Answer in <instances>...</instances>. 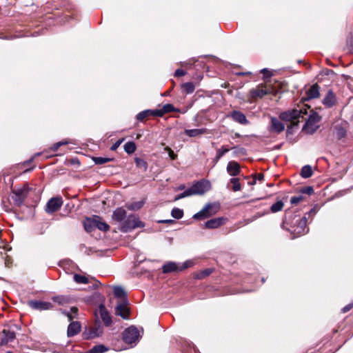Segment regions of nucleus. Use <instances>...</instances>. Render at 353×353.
<instances>
[{
    "label": "nucleus",
    "mask_w": 353,
    "mask_h": 353,
    "mask_svg": "<svg viewBox=\"0 0 353 353\" xmlns=\"http://www.w3.org/2000/svg\"><path fill=\"white\" fill-rule=\"evenodd\" d=\"M113 221L119 223V230L123 232H127L137 228H143L145 224L139 220V217L134 214L127 216L126 211L122 208H117L114 210L112 216Z\"/></svg>",
    "instance_id": "obj_1"
},
{
    "label": "nucleus",
    "mask_w": 353,
    "mask_h": 353,
    "mask_svg": "<svg viewBox=\"0 0 353 353\" xmlns=\"http://www.w3.org/2000/svg\"><path fill=\"white\" fill-rule=\"evenodd\" d=\"M307 114V109L300 108L299 109H293L282 112L279 117L284 121H291L294 125H297L299 121H296L299 118H303Z\"/></svg>",
    "instance_id": "obj_2"
},
{
    "label": "nucleus",
    "mask_w": 353,
    "mask_h": 353,
    "mask_svg": "<svg viewBox=\"0 0 353 353\" xmlns=\"http://www.w3.org/2000/svg\"><path fill=\"white\" fill-rule=\"evenodd\" d=\"M29 188L28 185H25L22 188L12 191L11 199L13 204L16 206H21L28 196Z\"/></svg>",
    "instance_id": "obj_3"
},
{
    "label": "nucleus",
    "mask_w": 353,
    "mask_h": 353,
    "mask_svg": "<svg viewBox=\"0 0 353 353\" xmlns=\"http://www.w3.org/2000/svg\"><path fill=\"white\" fill-rule=\"evenodd\" d=\"M321 117L316 112H312L306 121L303 130L307 134H313L319 128Z\"/></svg>",
    "instance_id": "obj_4"
},
{
    "label": "nucleus",
    "mask_w": 353,
    "mask_h": 353,
    "mask_svg": "<svg viewBox=\"0 0 353 353\" xmlns=\"http://www.w3.org/2000/svg\"><path fill=\"white\" fill-rule=\"evenodd\" d=\"M122 335L123 341L128 344L136 343L140 337L139 332L134 326L125 329Z\"/></svg>",
    "instance_id": "obj_5"
},
{
    "label": "nucleus",
    "mask_w": 353,
    "mask_h": 353,
    "mask_svg": "<svg viewBox=\"0 0 353 353\" xmlns=\"http://www.w3.org/2000/svg\"><path fill=\"white\" fill-rule=\"evenodd\" d=\"M190 188L192 195H202L210 189V183L208 181H200L194 183Z\"/></svg>",
    "instance_id": "obj_6"
},
{
    "label": "nucleus",
    "mask_w": 353,
    "mask_h": 353,
    "mask_svg": "<svg viewBox=\"0 0 353 353\" xmlns=\"http://www.w3.org/2000/svg\"><path fill=\"white\" fill-rule=\"evenodd\" d=\"M192 263L190 261H185L182 267L179 268L174 262H168L164 264L162 267L163 273H170L172 272L181 271L192 265Z\"/></svg>",
    "instance_id": "obj_7"
},
{
    "label": "nucleus",
    "mask_w": 353,
    "mask_h": 353,
    "mask_svg": "<svg viewBox=\"0 0 353 353\" xmlns=\"http://www.w3.org/2000/svg\"><path fill=\"white\" fill-rule=\"evenodd\" d=\"M63 204L61 197H54L50 199L46 204V211L48 213H53L58 211Z\"/></svg>",
    "instance_id": "obj_8"
},
{
    "label": "nucleus",
    "mask_w": 353,
    "mask_h": 353,
    "mask_svg": "<svg viewBox=\"0 0 353 353\" xmlns=\"http://www.w3.org/2000/svg\"><path fill=\"white\" fill-rule=\"evenodd\" d=\"M295 223L296 225L293 227V232L295 234L302 235L308 231L307 228V219L305 216L299 218Z\"/></svg>",
    "instance_id": "obj_9"
},
{
    "label": "nucleus",
    "mask_w": 353,
    "mask_h": 353,
    "mask_svg": "<svg viewBox=\"0 0 353 353\" xmlns=\"http://www.w3.org/2000/svg\"><path fill=\"white\" fill-rule=\"evenodd\" d=\"M129 308L128 307V300L123 299L118 302L115 307V314L121 316L123 319H125L128 318Z\"/></svg>",
    "instance_id": "obj_10"
},
{
    "label": "nucleus",
    "mask_w": 353,
    "mask_h": 353,
    "mask_svg": "<svg viewBox=\"0 0 353 353\" xmlns=\"http://www.w3.org/2000/svg\"><path fill=\"white\" fill-rule=\"evenodd\" d=\"M270 92V89L265 85H260L256 88L250 90V95L252 100H254L257 98H262L265 95Z\"/></svg>",
    "instance_id": "obj_11"
},
{
    "label": "nucleus",
    "mask_w": 353,
    "mask_h": 353,
    "mask_svg": "<svg viewBox=\"0 0 353 353\" xmlns=\"http://www.w3.org/2000/svg\"><path fill=\"white\" fill-rule=\"evenodd\" d=\"M213 207L214 205L211 203L205 205L201 211L193 216V218L195 219H203L211 216L215 214V211L212 212Z\"/></svg>",
    "instance_id": "obj_12"
},
{
    "label": "nucleus",
    "mask_w": 353,
    "mask_h": 353,
    "mask_svg": "<svg viewBox=\"0 0 353 353\" xmlns=\"http://www.w3.org/2000/svg\"><path fill=\"white\" fill-rule=\"evenodd\" d=\"M228 219L225 217H218L208 220L205 223V228L208 229H216L226 223Z\"/></svg>",
    "instance_id": "obj_13"
},
{
    "label": "nucleus",
    "mask_w": 353,
    "mask_h": 353,
    "mask_svg": "<svg viewBox=\"0 0 353 353\" xmlns=\"http://www.w3.org/2000/svg\"><path fill=\"white\" fill-rule=\"evenodd\" d=\"M320 96L319 86L314 84L305 92V96L303 97V101H307L313 99L319 98Z\"/></svg>",
    "instance_id": "obj_14"
},
{
    "label": "nucleus",
    "mask_w": 353,
    "mask_h": 353,
    "mask_svg": "<svg viewBox=\"0 0 353 353\" xmlns=\"http://www.w3.org/2000/svg\"><path fill=\"white\" fill-rule=\"evenodd\" d=\"M97 314H99L102 321L106 325H109L112 323L111 317L107 311L104 305L101 304L96 312Z\"/></svg>",
    "instance_id": "obj_15"
},
{
    "label": "nucleus",
    "mask_w": 353,
    "mask_h": 353,
    "mask_svg": "<svg viewBox=\"0 0 353 353\" xmlns=\"http://www.w3.org/2000/svg\"><path fill=\"white\" fill-rule=\"evenodd\" d=\"M28 305L33 309L40 310H49L52 307L51 303L44 301H30L28 302Z\"/></svg>",
    "instance_id": "obj_16"
},
{
    "label": "nucleus",
    "mask_w": 353,
    "mask_h": 353,
    "mask_svg": "<svg viewBox=\"0 0 353 353\" xmlns=\"http://www.w3.org/2000/svg\"><path fill=\"white\" fill-rule=\"evenodd\" d=\"M2 332L3 337L1 340V345H8L9 343L12 342L16 338V334L14 331L4 329Z\"/></svg>",
    "instance_id": "obj_17"
},
{
    "label": "nucleus",
    "mask_w": 353,
    "mask_h": 353,
    "mask_svg": "<svg viewBox=\"0 0 353 353\" xmlns=\"http://www.w3.org/2000/svg\"><path fill=\"white\" fill-rule=\"evenodd\" d=\"M285 128L284 124L280 121L277 118H271V125L270 130L276 133H280L283 131Z\"/></svg>",
    "instance_id": "obj_18"
},
{
    "label": "nucleus",
    "mask_w": 353,
    "mask_h": 353,
    "mask_svg": "<svg viewBox=\"0 0 353 353\" xmlns=\"http://www.w3.org/2000/svg\"><path fill=\"white\" fill-rule=\"evenodd\" d=\"M228 173L232 176H236L241 173V168L239 164L234 161H230L227 165Z\"/></svg>",
    "instance_id": "obj_19"
},
{
    "label": "nucleus",
    "mask_w": 353,
    "mask_h": 353,
    "mask_svg": "<svg viewBox=\"0 0 353 353\" xmlns=\"http://www.w3.org/2000/svg\"><path fill=\"white\" fill-rule=\"evenodd\" d=\"M231 117L234 121L241 124L245 125L248 123L245 115L239 111H233L231 113Z\"/></svg>",
    "instance_id": "obj_20"
},
{
    "label": "nucleus",
    "mask_w": 353,
    "mask_h": 353,
    "mask_svg": "<svg viewBox=\"0 0 353 353\" xmlns=\"http://www.w3.org/2000/svg\"><path fill=\"white\" fill-rule=\"evenodd\" d=\"M81 331V325L77 321L72 322L68 327V336L71 337L77 334Z\"/></svg>",
    "instance_id": "obj_21"
},
{
    "label": "nucleus",
    "mask_w": 353,
    "mask_h": 353,
    "mask_svg": "<svg viewBox=\"0 0 353 353\" xmlns=\"http://www.w3.org/2000/svg\"><path fill=\"white\" fill-rule=\"evenodd\" d=\"M335 95L332 90H329L323 99V103L327 108L332 107L335 103Z\"/></svg>",
    "instance_id": "obj_22"
},
{
    "label": "nucleus",
    "mask_w": 353,
    "mask_h": 353,
    "mask_svg": "<svg viewBox=\"0 0 353 353\" xmlns=\"http://www.w3.org/2000/svg\"><path fill=\"white\" fill-rule=\"evenodd\" d=\"M185 134L190 137H199L208 132L206 128L185 130Z\"/></svg>",
    "instance_id": "obj_23"
},
{
    "label": "nucleus",
    "mask_w": 353,
    "mask_h": 353,
    "mask_svg": "<svg viewBox=\"0 0 353 353\" xmlns=\"http://www.w3.org/2000/svg\"><path fill=\"white\" fill-rule=\"evenodd\" d=\"M101 333L99 328H91L83 333L85 339H90L97 337Z\"/></svg>",
    "instance_id": "obj_24"
},
{
    "label": "nucleus",
    "mask_w": 353,
    "mask_h": 353,
    "mask_svg": "<svg viewBox=\"0 0 353 353\" xmlns=\"http://www.w3.org/2000/svg\"><path fill=\"white\" fill-rule=\"evenodd\" d=\"M96 221L94 216L93 218H87L83 223L85 230L91 232L94 228H96Z\"/></svg>",
    "instance_id": "obj_25"
},
{
    "label": "nucleus",
    "mask_w": 353,
    "mask_h": 353,
    "mask_svg": "<svg viewBox=\"0 0 353 353\" xmlns=\"http://www.w3.org/2000/svg\"><path fill=\"white\" fill-rule=\"evenodd\" d=\"M145 201H139L132 203H129L125 205V207L132 211H137L140 210L144 205Z\"/></svg>",
    "instance_id": "obj_26"
},
{
    "label": "nucleus",
    "mask_w": 353,
    "mask_h": 353,
    "mask_svg": "<svg viewBox=\"0 0 353 353\" xmlns=\"http://www.w3.org/2000/svg\"><path fill=\"white\" fill-rule=\"evenodd\" d=\"M94 219L96 221V228H98L99 230L107 232L110 229V226L103 221H101V219L99 216H94Z\"/></svg>",
    "instance_id": "obj_27"
},
{
    "label": "nucleus",
    "mask_w": 353,
    "mask_h": 353,
    "mask_svg": "<svg viewBox=\"0 0 353 353\" xmlns=\"http://www.w3.org/2000/svg\"><path fill=\"white\" fill-rule=\"evenodd\" d=\"M113 293L116 297L121 299V300L127 299L126 294L123 288H122L120 286L114 287L113 290Z\"/></svg>",
    "instance_id": "obj_28"
},
{
    "label": "nucleus",
    "mask_w": 353,
    "mask_h": 353,
    "mask_svg": "<svg viewBox=\"0 0 353 353\" xmlns=\"http://www.w3.org/2000/svg\"><path fill=\"white\" fill-rule=\"evenodd\" d=\"M74 281L78 284H87L89 283V278L85 275L75 274L73 276Z\"/></svg>",
    "instance_id": "obj_29"
},
{
    "label": "nucleus",
    "mask_w": 353,
    "mask_h": 353,
    "mask_svg": "<svg viewBox=\"0 0 353 353\" xmlns=\"http://www.w3.org/2000/svg\"><path fill=\"white\" fill-rule=\"evenodd\" d=\"M230 150L229 148H225V146H222L221 148L216 150V154L214 159V162L216 163L219 159L228 151Z\"/></svg>",
    "instance_id": "obj_30"
},
{
    "label": "nucleus",
    "mask_w": 353,
    "mask_h": 353,
    "mask_svg": "<svg viewBox=\"0 0 353 353\" xmlns=\"http://www.w3.org/2000/svg\"><path fill=\"white\" fill-rule=\"evenodd\" d=\"M312 175V170L310 165H305L302 168L301 171V176L303 178L307 179Z\"/></svg>",
    "instance_id": "obj_31"
},
{
    "label": "nucleus",
    "mask_w": 353,
    "mask_h": 353,
    "mask_svg": "<svg viewBox=\"0 0 353 353\" xmlns=\"http://www.w3.org/2000/svg\"><path fill=\"white\" fill-rule=\"evenodd\" d=\"M230 183L232 184V190L234 192L240 191L241 190V185L239 181V178L233 177L230 180Z\"/></svg>",
    "instance_id": "obj_32"
},
{
    "label": "nucleus",
    "mask_w": 353,
    "mask_h": 353,
    "mask_svg": "<svg viewBox=\"0 0 353 353\" xmlns=\"http://www.w3.org/2000/svg\"><path fill=\"white\" fill-rule=\"evenodd\" d=\"M181 88L183 90V92H185L186 94H191L194 90V85L192 82H187L181 85Z\"/></svg>",
    "instance_id": "obj_33"
},
{
    "label": "nucleus",
    "mask_w": 353,
    "mask_h": 353,
    "mask_svg": "<svg viewBox=\"0 0 353 353\" xmlns=\"http://www.w3.org/2000/svg\"><path fill=\"white\" fill-rule=\"evenodd\" d=\"M54 302L57 303L59 305H65L70 302V299L65 296H56L52 298Z\"/></svg>",
    "instance_id": "obj_34"
},
{
    "label": "nucleus",
    "mask_w": 353,
    "mask_h": 353,
    "mask_svg": "<svg viewBox=\"0 0 353 353\" xmlns=\"http://www.w3.org/2000/svg\"><path fill=\"white\" fill-rule=\"evenodd\" d=\"M134 161L137 168L142 169L144 172L147 170L148 163L145 160L136 157Z\"/></svg>",
    "instance_id": "obj_35"
},
{
    "label": "nucleus",
    "mask_w": 353,
    "mask_h": 353,
    "mask_svg": "<svg viewBox=\"0 0 353 353\" xmlns=\"http://www.w3.org/2000/svg\"><path fill=\"white\" fill-rule=\"evenodd\" d=\"M124 150L128 154H132L136 150V145L132 141H128L124 145Z\"/></svg>",
    "instance_id": "obj_36"
},
{
    "label": "nucleus",
    "mask_w": 353,
    "mask_h": 353,
    "mask_svg": "<svg viewBox=\"0 0 353 353\" xmlns=\"http://www.w3.org/2000/svg\"><path fill=\"white\" fill-rule=\"evenodd\" d=\"M151 117L150 110H145L139 112L136 118L139 121H143L145 119Z\"/></svg>",
    "instance_id": "obj_37"
},
{
    "label": "nucleus",
    "mask_w": 353,
    "mask_h": 353,
    "mask_svg": "<svg viewBox=\"0 0 353 353\" xmlns=\"http://www.w3.org/2000/svg\"><path fill=\"white\" fill-rule=\"evenodd\" d=\"M283 206V202L282 201H278L271 206L270 210L272 212L276 213L282 210Z\"/></svg>",
    "instance_id": "obj_38"
},
{
    "label": "nucleus",
    "mask_w": 353,
    "mask_h": 353,
    "mask_svg": "<svg viewBox=\"0 0 353 353\" xmlns=\"http://www.w3.org/2000/svg\"><path fill=\"white\" fill-rule=\"evenodd\" d=\"M92 160L95 163V164L101 165V164L111 161L112 160V159L96 157H93Z\"/></svg>",
    "instance_id": "obj_39"
},
{
    "label": "nucleus",
    "mask_w": 353,
    "mask_h": 353,
    "mask_svg": "<svg viewBox=\"0 0 353 353\" xmlns=\"http://www.w3.org/2000/svg\"><path fill=\"white\" fill-rule=\"evenodd\" d=\"M171 214L174 219H180L183 216V211L181 209L174 208L172 209Z\"/></svg>",
    "instance_id": "obj_40"
},
{
    "label": "nucleus",
    "mask_w": 353,
    "mask_h": 353,
    "mask_svg": "<svg viewBox=\"0 0 353 353\" xmlns=\"http://www.w3.org/2000/svg\"><path fill=\"white\" fill-rule=\"evenodd\" d=\"M107 350V349L105 348V347L104 345H95L94 346L90 352L91 353H103L104 352H105Z\"/></svg>",
    "instance_id": "obj_41"
},
{
    "label": "nucleus",
    "mask_w": 353,
    "mask_h": 353,
    "mask_svg": "<svg viewBox=\"0 0 353 353\" xmlns=\"http://www.w3.org/2000/svg\"><path fill=\"white\" fill-rule=\"evenodd\" d=\"M192 193L191 192V190L190 188H188V190H186L185 191H184L183 192L179 194V195H177L176 197H175V201H177V200H179L181 199H183V198H185V197H187V196H192Z\"/></svg>",
    "instance_id": "obj_42"
},
{
    "label": "nucleus",
    "mask_w": 353,
    "mask_h": 353,
    "mask_svg": "<svg viewBox=\"0 0 353 353\" xmlns=\"http://www.w3.org/2000/svg\"><path fill=\"white\" fill-rule=\"evenodd\" d=\"M162 108H163V111L164 114L165 113H168V112H174V111H178V110H176L174 107L173 105L170 104V103L164 105Z\"/></svg>",
    "instance_id": "obj_43"
},
{
    "label": "nucleus",
    "mask_w": 353,
    "mask_h": 353,
    "mask_svg": "<svg viewBox=\"0 0 353 353\" xmlns=\"http://www.w3.org/2000/svg\"><path fill=\"white\" fill-rule=\"evenodd\" d=\"M151 117H161L164 115L163 108L159 110H150Z\"/></svg>",
    "instance_id": "obj_44"
},
{
    "label": "nucleus",
    "mask_w": 353,
    "mask_h": 353,
    "mask_svg": "<svg viewBox=\"0 0 353 353\" xmlns=\"http://www.w3.org/2000/svg\"><path fill=\"white\" fill-rule=\"evenodd\" d=\"M304 196L302 195L292 196L290 199V203L292 205H296L301 201H303Z\"/></svg>",
    "instance_id": "obj_45"
},
{
    "label": "nucleus",
    "mask_w": 353,
    "mask_h": 353,
    "mask_svg": "<svg viewBox=\"0 0 353 353\" xmlns=\"http://www.w3.org/2000/svg\"><path fill=\"white\" fill-rule=\"evenodd\" d=\"M212 273V270L210 269H206L205 270L201 271L197 276V279H203Z\"/></svg>",
    "instance_id": "obj_46"
},
{
    "label": "nucleus",
    "mask_w": 353,
    "mask_h": 353,
    "mask_svg": "<svg viewBox=\"0 0 353 353\" xmlns=\"http://www.w3.org/2000/svg\"><path fill=\"white\" fill-rule=\"evenodd\" d=\"M165 150L168 152L169 157L172 160H175L176 159L177 155L174 154V152L170 148L167 146L165 148Z\"/></svg>",
    "instance_id": "obj_47"
},
{
    "label": "nucleus",
    "mask_w": 353,
    "mask_h": 353,
    "mask_svg": "<svg viewBox=\"0 0 353 353\" xmlns=\"http://www.w3.org/2000/svg\"><path fill=\"white\" fill-rule=\"evenodd\" d=\"M123 141V139H119L118 141H117L110 148V150H116L119 147V145L121 144V143Z\"/></svg>",
    "instance_id": "obj_48"
},
{
    "label": "nucleus",
    "mask_w": 353,
    "mask_h": 353,
    "mask_svg": "<svg viewBox=\"0 0 353 353\" xmlns=\"http://www.w3.org/2000/svg\"><path fill=\"white\" fill-rule=\"evenodd\" d=\"M185 72L183 70H181V69H177L176 71H175V73H174V76L175 77H182V76H184L185 74Z\"/></svg>",
    "instance_id": "obj_49"
},
{
    "label": "nucleus",
    "mask_w": 353,
    "mask_h": 353,
    "mask_svg": "<svg viewBox=\"0 0 353 353\" xmlns=\"http://www.w3.org/2000/svg\"><path fill=\"white\" fill-rule=\"evenodd\" d=\"M301 192L307 194H311L313 192V188L312 187H307L303 188Z\"/></svg>",
    "instance_id": "obj_50"
},
{
    "label": "nucleus",
    "mask_w": 353,
    "mask_h": 353,
    "mask_svg": "<svg viewBox=\"0 0 353 353\" xmlns=\"http://www.w3.org/2000/svg\"><path fill=\"white\" fill-rule=\"evenodd\" d=\"M60 146H61V143L59 142H57L51 147V150L53 152H56Z\"/></svg>",
    "instance_id": "obj_51"
},
{
    "label": "nucleus",
    "mask_w": 353,
    "mask_h": 353,
    "mask_svg": "<svg viewBox=\"0 0 353 353\" xmlns=\"http://www.w3.org/2000/svg\"><path fill=\"white\" fill-rule=\"evenodd\" d=\"M60 146H61V143L59 142H57L51 147V150L53 152H56Z\"/></svg>",
    "instance_id": "obj_52"
},
{
    "label": "nucleus",
    "mask_w": 353,
    "mask_h": 353,
    "mask_svg": "<svg viewBox=\"0 0 353 353\" xmlns=\"http://www.w3.org/2000/svg\"><path fill=\"white\" fill-rule=\"evenodd\" d=\"M345 135V130L341 128V129L339 130V131H338V137H339V138L341 139L342 137H344Z\"/></svg>",
    "instance_id": "obj_53"
},
{
    "label": "nucleus",
    "mask_w": 353,
    "mask_h": 353,
    "mask_svg": "<svg viewBox=\"0 0 353 353\" xmlns=\"http://www.w3.org/2000/svg\"><path fill=\"white\" fill-rule=\"evenodd\" d=\"M353 305L352 304H349L346 306H345L343 309H342V311L343 313H345L347 312H348L350 310H351V308L352 307Z\"/></svg>",
    "instance_id": "obj_54"
},
{
    "label": "nucleus",
    "mask_w": 353,
    "mask_h": 353,
    "mask_svg": "<svg viewBox=\"0 0 353 353\" xmlns=\"http://www.w3.org/2000/svg\"><path fill=\"white\" fill-rule=\"evenodd\" d=\"M254 178L256 179V180L262 181L264 178V176L263 174L259 173L258 174L254 175Z\"/></svg>",
    "instance_id": "obj_55"
},
{
    "label": "nucleus",
    "mask_w": 353,
    "mask_h": 353,
    "mask_svg": "<svg viewBox=\"0 0 353 353\" xmlns=\"http://www.w3.org/2000/svg\"><path fill=\"white\" fill-rule=\"evenodd\" d=\"M77 311H78V309H77V307H71V309H70V312H71L72 314H76L77 313Z\"/></svg>",
    "instance_id": "obj_56"
},
{
    "label": "nucleus",
    "mask_w": 353,
    "mask_h": 353,
    "mask_svg": "<svg viewBox=\"0 0 353 353\" xmlns=\"http://www.w3.org/2000/svg\"><path fill=\"white\" fill-rule=\"evenodd\" d=\"M66 315H67V316H68V317L69 318V320H70V321H71V320L74 317V316H72V314H71V313H69V312H68V313L66 314Z\"/></svg>",
    "instance_id": "obj_57"
},
{
    "label": "nucleus",
    "mask_w": 353,
    "mask_h": 353,
    "mask_svg": "<svg viewBox=\"0 0 353 353\" xmlns=\"http://www.w3.org/2000/svg\"><path fill=\"white\" fill-rule=\"evenodd\" d=\"M59 143H61V145H65L68 144V141H59Z\"/></svg>",
    "instance_id": "obj_58"
},
{
    "label": "nucleus",
    "mask_w": 353,
    "mask_h": 353,
    "mask_svg": "<svg viewBox=\"0 0 353 353\" xmlns=\"http://www.w3.org/2000/svg\"><path fill=\"white\" fill-rule=\"evenodd\" d=\"M184 188H185V185H181L177 189L179 190H183Z\"/></svg>",
    "instance_id": "obj_59"
},
{
    "label": "nucleus",
    "mask_w": 353,
    "mask_h": 353,
    "mask_svg": "<svg viewBox=\"0 0 353 353\" xmlns=\"http://www.w3.org/2000/svg\"><path fill=\"white\" fill-rule=\"evenodd\" d=\"M256 183V179L254 178V180L250 183V185H254Z\"/></svg>",
    "instance_id": "obj_60"
},
{
    "label": "nucleus",
    "mask_w": 353,
    "mask_h": 353,
    "mask_svg": "<svg viewBox=\"0 0 353 353\" xmlns=\"http://www.w3.org/2000/svg\"><path fill=\"white\" fill-rule=\"evenodd\" d=\"M170 221H163V223H168V222H170Z\"/></svg>",
    "instance_id": "obj_61"
},
{
    "label": "nucleus",
    "mask_w": 353,
    "mask_h": 353,
    "mask_svg": "<svg viewBox=\"0 0 353 353\" xmlns=\"http://www.w3.org/2000/svg\"><path fill=\"white\" fill-rule=\"evenodd\" d=\"M168 92H165L163 95H164V96H166V95H168Z\"/></svg>",
    "instance_id": "obj_62"
},
{
    "label": "nucleus",
    "mask_w": 353,
    "mask_h": 353,
    "mask_svg": "<svg viewBox=\"0 0 353 353\" xmlns=\"http://www.w3.org/2000/svg\"><path fill=\"white\" fill-rule=\"evenodd\" d=\"M7 353H13V352L11 351H8Z\"/></svg>",
    "instance_id": "obj_63"
}]
</instances>
